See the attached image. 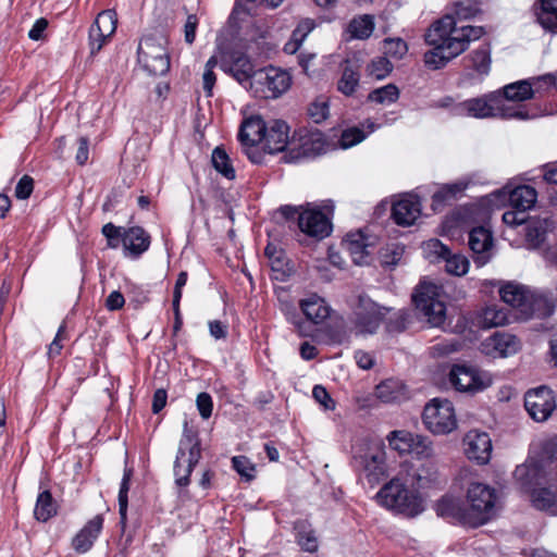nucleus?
<instances>
[{
  "instance_id": "f257e3e1",
  "label": "nucleus",
  "mask_w": 557,
  "mask_h": 557,
  "mask_svg": "<svg viewBox=\"0 0 557 557\" xmlns=\"http://www.w3.org/2000/svg\"><path fill=\"white\" fill-rule=\"evenodd\" d=\"M448 295L440 285L429 278H422L412 293L416 309L432 326H441L446 320V300Z\"/></svg>"
},
{
  "instance_id": "f03ea898",
  "label": "nucleus",
  "mask_w": 557,
  "mask_h": 557,
  "mask_svg": "<svg viewBox=\"0 0 557 557\" xmlns=\"http://www.w3.org/2000/svg\"><path fill=\"white\" fill-rule=\"evenodd\" d=\"M495 490L482 483H472L467 492L469 507L459 513L462 524L480 527L493 518L496 510Z\"/></svg>"
},
{
  "instance_id": "7ed1b4c3",
  "label": "nucleus",
  "mask_w": 557,
  "mask_h": 557,
  "mask_svg": "<svg viewBox=\"0 0 557 557\" xmlns=\"http://www.w3.org/2000/svg\"><path fill=\"white\" fill-rule=\"evenodd\" d=\"M379 504L396 512L414 517L423 510L421 498L408 491L399 476L392 479L376 495Z\"/></svg>"
},
{
  "instance_id": "20e7f679",
  "label": "nucleus",
  "mask_w": 557,
  "mask_h": 557,
  "mask_svg": "<svg viewBox=\"0 0 557 557\" xmlns=\"http://www.w3.org/2000/svg\"><path fill=\"white\" fill-rule=\"evenodd\" d=\"M350 307V321L356 335L375 334L388 310L363 293L356 296Z\"/></svg>"
},
{
  "instance_id": "39448f33",
  "label": "nucleus",
  "mask_w": 557,
  "mask_h": 557,
  "mask_svg": "<svg viewBox=\"0 0 557 557\" xmlns=\"http://www.w3.org/2000/svg\"><path fill=\"white\" fill-rule=\"evenodd\" d=\"M201 457L200 441L196 432L184 423V433L180 441L176 459L174 462L175 482L178 486H187L194 467Z\"/></svg>"
},
{
  "instance_id": "423d86ee",
  "label": "nucleus",
  "mask_w": 557,
  "mask_h": 557,
  "mask_svg": "<svg viewBox=\"0 0 557 557\" xmlns=\"http://www.w3.org/2000/svg\"><path fill=\"white\" fill-rule=\"evenodd\" d=\"M292 84L290 75L278 67L268 66L257 70L249 90L261 99H276L286 92Z\"/></svg>"
},
{
  "instance_id": "0eeeda50",
  "label": "nucleus",
  "mask_w": 557,
  "mask_h": 557,
  "mask_svg": "<svg viewBox=\"0 0 557 557\" xmlns=\"http://www.w3.org/2000/svg\"><path fill=\"white\" fill-rule=\"evenodd\" d=\"M282 213L287 219H297L299 230L306 235L323 239L332 232V224L329 216L314 207H290L282 208Z\"/></svg>"
},
{
  "instance_id": "6e6552de",
  "label": "nucleus",
  "mask_w": 557,
  "mask_h": 557,
  "mask_svg": "<svg viewBox=\"0 0 557 557\" xmlns=\"http://www.w3.org/2000/svg\"><path fill=\"white\" fill-rule=\"evenodd\" d=\"M164 42L161 36H147L139 42L138 62L151 75H163L170 70V57Z\"/></svg>"
},
{
  "instance_id": "1a4fd4ad",
  "label": "nucleus",
  "mask_w": 557,
  "mask_h": 557,
  "mask_svg": "<svg viewBox=\"0 0 557 557\" xmlns=\"http://www.w3.org/2000/svg\"><path fill=\"white\" fill-rule=\"evenodd\" d=\"M422 421L433 434L450 433L453 430V403L446 398H433L424 406Z\"/></svg>"
},
{
  "instance_id": "9d476101",
  "label": "nucleus",
  "mask_w": 557,
  "mask_h": 557,
  "mask_svg": "<svg viewBox=\"0 0 557 557\" xmlns=\"http://www.w3.org/2000/svg\"><path fill=\"white\" fill-rule=\"evenodd\" d=\"M492 384L490 373L471 363H455V389L461 393L475 394Z\"/></svg>"
},
{
  "instance_id": "9b49d317",
  "label": "nucleus",
  "mask_w": 557,
  "mask_h": 557,
  "mask_svg": "<svg viewBox=\"0 0 557 557\" xmlns=\"http://www.w3.org/2000/svg\"><path fill=\"white\" fill-rule=\"evenodd\" d=\"M220 67L248 89L257 72L249 57L240 51L222 52Z\"/></svg>"
},
{
  "instance_id": "f8f14e48",
  "label": "nucleus",
  "mask_w": 557,
  "mask_h": 557,
  "mask_svg": "<svg viewBox=\"0 0 557 557\" xmlns=\"http://www.w3.org/2000/svg\"><path fill=\"white\" fill-rule=\"evenodd\" d=\"M524 407L533 420L544 422L556 408L555 394L547 386L531 389L524 396Z\"/></svg>"
},
{
  "instance_id": "ddd939ff",
  "label": "nucleus",
  "mask_w": 557,
  "mask_h": 557,
  "mask_svg": "<svg viewBox=\"0 0 557 557\" xmlns=\"http://www.w3.org/2000/svg\"><path fill=\"white\" fill-rule=\"evenodd\" d=\"M467 458L478 465H487L491 460L493 445L490 435L479 430L469 431L462 440Z\"/></svg>"
},
{
  "instance_id": "4468645a",
  "label": "nucleus",
  "mask_w": 557,
  "mask_h": 557,
  "mask_svg": "<svg viewBox=\"0 0 557 557\" xmlns=\"http://www.w3.org/2000/svg\"><path fill=\"white\" fill-rule=\"evenodd\" d=\"M500 299L508 306L519 310L523 318L534 314L533 296L530 290L518 283L507 282L499 287Z\"/></svg>"
},
{
  "instance_id": "2eb2a0df",
  "label": "nucleus",
  "mask_w": 557,
  "mask_h": 557,
  "mask_svg": "<svg viewBox=\"0 0 557 557\" xmlns=\"http://www.w3.org/2000/svg\"><path fill=\"white\" fill-rule=\"evenodd\" d=\"M453 344L443 342L430 348V356L434 359V380L436 384L448 388L453 385Z\"/></svg>"
},
{
  "instance_id": "dca6fc26",
  "label": "nucleus",
  "mask_w": 557,
  "mask_h": 557,
  "mask_svg": "<svg viewBox=\"0 0 557 557\" xmlns=\"http://www.w3.org/2000/svg\"><path fill=\"white\" fill-rule=\"evenodd\" d=\"M116 14L113 10L100 12L89 29V45L92 54L99 52L107 39L116 29Z\"/></svg>"
},
{
  "instance_id": "f3484780",
  "label": "nucleus",
  "mask_w": 557,
  "mask_h": 557,
  "mask_svg": "<svg viewBox=\"0 0 557 557\" xmlns=\"http://www.w3.org/2000/svg\"><path fill=\"white\" fill-rule=\"evenodd\" d=\"M521 348L520 339L512 334L496 332L481 343V351L491 357L515 355Z\"/></svg>"
},
{
  "instance_id": "a211bd4d",
  "label": "nucleus",
  "mask_w": 557,
  "mask_h": 557,
  "mask_svg": "<svg viewBox=\"0 0 557 557\" xmlns=\"http://www.w3.org/2000/svg\"><path fill=\"white\" fill-rule=\"evenodd\" d=\"M290 144L294 146L289 151L290 160L314 157L320 154L324 147L322 134L318 131H300L298 140L294 138Z\"/></svg>"
},
{
  "instance_id": "6ab92c4d",
  "label": "nucleus",
  "mask_w": 557,
  "mask_h": 557,
  "mask_svg": "<svg viewBox=\"0 0 557 557\" xmlns=\"http://www.w3.org/2000/svg\"><path fill=\"white\" fill-rule=\"evenodd\" d=\"M421 214V203L416 195L407 194L397 200L392 208V216L396 224L410 226Z\"/></svg>"
},
{
  "instance_id": "aec40b11",
  "label": "nucleus",
  "mask_w": 557,
  "mask_h": 557,
  "mask_svg": "<svg viewBox=\"0 0 557 557\" xmlns=\"http://www.w3.org/2000/svg\"><path fill=\"white\" fill-rule=\"evenodd\" d=\"M497 100L498 95L495 92L490 94L484 98L470 99L458 104V112L466 116L479 119L497 116L495 111Z\"/></svg>"
},
{
  "instance_id": "412c9836",
  "label": "nucleus",
  "mask_w": 557,
  "mask_h": 557,
  "mask_svg": "<svg viewBox=\"0 0 557 557\" xmlns=\"http://www.w3.org/2000/svg\"><path fill=\"white\" fill-rule=\"evenodd\" d=\"M289 127L282 120H273L267 124L263 141L269 153L282 152L289 143Z\"/></svg>"
},
{
  "instance_id": "4be33fe9",
  "label": "nucleus",
  "mask_w": 557,
  "mask_h": 557,
  "mask_svg": "<svg viewBox=\"0 0 557 557\" xmlns=\"http://www.w3.org/2000/svg\"><path fill=\"white\" fill-rule=\"evenodd\" d=\"M343 244L355 264L363 265L369 263V248L373 246V242L370 240L369 236L364 235L361 231L351 232L346 235Z\"/></svg>"
},
{
  "instance_id": "5701e85b",
  "label": "nucleus",
  "mask_w": 557,
  "mask_h": 557,
  "mask_svg": "<svg viewBox=\"0 0 557 557\" xmlns=\"http://www.w3.org/2000/svg\"><path fill=\"white\" fill-rule=\"evenodd\" d=\"M103 525L101 513L90 519L83 529L73 537L72 546L79 554L87 553L94 545Z\"/></svg>"
},
{
  "instance_id": "b1692460",
  "label": "nucleus",
  "mask_w": 557,
  "mask_h": 557,
  "mask_svg": "<svg viewBox=\"0 0 557 557\" xmlns=\"http://www.w3.org/2000/svg\"><path fill=\"white\" fill-rule=\"evenodd\" d=\"M480 330L482 327L473 312L461 314L455 324V349L457 346H467L476 342Z\"/></svg>"
},
{
  "instance_id": "393cba45",
  "label": "nucleus",
  "mask_w": 557,
  "mask_h": 557,
  "mask_svg": "<svg viewBox=\"0 0 557 557\" xmlns=\"http://www.w3.org/2000/svg\"><path fill=\"white\" fill-rule=\"evenodd\" d=\"M425 41L429 45L453 49V15L446 14L435 21L425 34Z\"/></svg>"
},
{
  "instance_id": "a878e982",
  "label": "nucleus",
  "mask_w": 557,
  "mask_h": 557,
  "mask_svg": "<svg viewBox=\"0 0 557 557\" xmlns=\"http://www.w3.org/2000/svg\"><path fill=\"white\" fill-rule=\"evenodd\" d=\"M492 196L495 198L508 196V200L512 208L523 211L531 209L536 201V190L530 186H519L509 193L498 190Z\"/></svg>"
},
{
  "instance_id": "bb28decb",
  "label": "nucleus",
  "mask_w": 557,
  "mask_h": 557,
  "mask_svg": "<svg viewBox=\"0 0 557 557\" xmlns=\"http://www.w3.org/2000/svg\"><path fill=\"white\" fill-rule=\"evenodd\" d=\"M267 123L261 116L246 119L239 129L238 138L244 146H255L263 140Z\"/></svg>"
},
{
  "instance_id": "cd10ccee",
  "label": "nucleus",
  "mask_w": 557,
  "mask_h": 557,
  "mask_svg": "<svg viewBox=\"0 0 557 557\" xmlns=\"http://www.w3.org/2000/svg\"><path fill=\"white\" fill-rule=\"evenodd\" d=\"M483 330L506 325L509 321L507 310L497 305H490L473 312Z\"/></svg>"
},
{
  "instance_id": "c85d7f7f",
  "label": "nucleus",
  "mask_w": 557,
  "mask_h": 557,
  "mask_svg": "<svg viewBox=\"0 0 557 557\" xmlns=\"http://www.w3.org/2000/svg\"><path fill=\"white\" fill-rule=\"evenodd\" d=\"M300 308L306 318L318 324L330 315V308L318 295L313 294L300 301Z\"/></svg>"
},
{
  "instance_id": "c756f323",
  "label": "nucleus",
  "mask_w": 557,
  "mask_h": 557,
  "mask_svg": "<svg viewBox=\"0 0 557 557\" xmlns=\"http://www.w3.org/2000/svg\"><path fill=\"white\" fill-rule=\"evenodd\" d=\"M122 243L126 250L134 256H139L149 247V235L139 226L131 227L124 232Z\"/></svg>"
},
{
  "instance_id": "7c9ffc66",
  "label": "nucleus",
  "mask_w": 557,
  "mask_h": 557,
  "mask_svg": "<svg viewBox=\"0 0 557 557\" xmlns=\"http://www.w3.org/2000/svg\"><path fill=\"white\" fill-rule=\"evenodd\" d=\"M423 252L425 257L431 262H441L445 261L446 265V272L451 274L453 273V253L448 246L444 245L441 240L433 238L428 242H425L422 246Z\"/></svg>"
},
{
  "instance_id": "2f4dec72",
  "label": "nucleus",
  "mask_w": 557,
  "mask_h": 557,
  "mask_svg": "<svg viewBox=\"0 0 557 557\" xmlns=\"http://www.w3.org/2000/svg\"><path fill=\"white\" fill-rule=\"evenodd\" d=\"M377 398L385 403H399L407 397L406 386L398 380H386L376 386Z\"/></svg>"
},
{
  "instance_id": "473e14b6",
  "label": "nucleus",
  "mask_w": 557,
  "mask_h": 557,
  "mask_svg": "<svg viewBox=\"0 0 557 557\" xmlns=\"http://www.w3.org/2000/svg\"><path fill=\"white\" fill-rule=\"evenodd\" d=\"M553 222L547 219L531 220L527 224L525 239L531 248H539L552 230Z\"/></svg>"
},
{
  "instance_id": "72a5a7b5",
  "label": "nucleus",
  "mask_w": 557,
  "mask_h": 557,
  "mask_svg": "<svg viewBox=\"0 0 557 557\" xmlns=\"http://www.w3.org/2000/svg\"><path fill=\"white\" fill-rule=\"evenodd\" d=\"M531 500L537 509L547 510L555 515V508L557 509V484L534 488L531 494Z\"/></svg>"
},
{
  "instance_id": "f704fd0d",
  "label": "nucleus",
  "mask_w": 557,
  "mask_h": 557,
  "mask_svg": "<svg viewBox=\"0 0 557 557\" xmlns=\"http://www.w3.org/2000/svg\"><path fill=\"white\" fill-rule=\"evenodd\" d=\"M359 66L347 60L343 67L342 76L337 82V89L345 96H351L359 86Z\"/></svg>"
},
{
  "instance_id": "c9c22d12",
  "label": "nucleus",
  "mask_w": 557,
  "mask_h": 557,
  "mask_svg": "<svg viewBox=\"0 0 557 557\" xmlns=\"http://www.w3.org/2000/svg\"><path fill=\"white\" fill-rule=\"evenodd\" d=\"M414 480L418 487H432L440 486L446 480L441 475L438 468L432 463L426 462L421 465L414 472Z\"/></svg>"
},
{
  "instance_id": "e433bc0d",
  "label": "nucleus",
  "mask_w": 557,
  "mask_h": 557,
  "mask_svg": "<svg viewBox=\"0 0 557 557\" xmlns=\"http://www.w3.org/2000/svg\"><path fill=\"white\" fill-rule=\"evenodd\" d=\"M483 34L484 30L480 26H455V58L466 51L470 41L480 39Z\"/></svg>"
},
{
  "instance_id": "4c0bfd02",
  "label": "nucleus",
  "mask_w": 557,
  "mask_h": 557,
  "mask_svg": "<svg viewBox=\"0 0 557 557\" xmlns=\"http://www.w3.org/2000/svg\"><path fill=\"white\" fill-rule=\"evenodd\" d=\"M503 96L508 101L521 102L534 97V89L529 81H519L508 84L502 89Z\"/></svg>"
},
{
  "instance_id": "58836bf2",
  "label": "nucleus",
  "mask_w": 557,
  "mask_h": 557,
  "mask_svg": "<svg viewBox=\"0 0 557 557\" xmlns=\"http://www.w3.org/2000/svg\"><path fill=\"white\" fill-rule=\"evenodd\" d=\"M364 471L370 483H377L385 475V453L377 450L364 459Z\"/></svg>"
},
{
  "instance_id": "ea45409f",
  "label": "nucleus",
  "mask_w": 557,
  "mask_h": 557,
  "mask_svg": "<svg viewBox=\"0 0 557 557\" xmlns=\"http://www.w3.org/2000/svg\"><path fill=\"white\" fill-rule=\"evenodd\" d=\"M537 14L539 23L553 33H557V0H541Z\"/></svg>"
},
{
  "instance_id": "a19ab883",
  "label": "nucleus",
  "mask_w": 557,
  "mask_h": 557,
  "mask_svg": "<svg viewBox=\"0 0 557 557\" xmlns=\"http://www.w3.org/2000/svg\"><path fill=\"white\" fill-rule=\"evenodd\" d=\"M433 49L425 52L424 63L431 70L444 67L453 59V49L431 45Z\"/></svg>"
},
{
  "instance_id": "79ce46f5",
  "label": "nucleus",
  "mask_w": 557,
  "mask_h": 557,
  "mask_svg": "<svg viewBox=\"0 0 557 557\" xmlns=\"http://www.w3.org/2000/svg\"><path fill=\"white\" fill-rule=\"evenodd\" d=\"M57 513V505L51 496V493L49 491H45L39 494L34 516L38 521L46 522L48 521L52 516Z\"/></svg>"
},
{
  "instance_id": "37998d69",
  "label": "nucleus",
  "mask_w": 557,
  "mask_h": 557,
  "mask_svg": "<svg viewBox=\"0 0 557 557\" xmlns=\"http://www.w3.org/2000/svg\"><path fill=\"white\" fill-rule=\"evenodd\" d=\"M374 29V22L371 15H362L355 17L348 25V32L352 38L367 39L369 38Z\"/></svg>"
},
{
  "instance_id": "c03bdc74",
  "label": "nucleus",
  "mask_w": 557,
  "mask_h": 557,
  "mask_svg": "<svg viewBox=\"0 0 557 557\" xmlns=\"http://www.w3.org/2000/svg\"><path fill=\"white\" fill-rule=\"evenodd\" d=\"M386 438L391 448L394 450H397L400 454H410V449H412L416 436L408 431L395 430L389 432Z\"/></svg>"
},
{
  "instance_id": "a18cd8bd",
  "label": "nucleus",
  "mask_w": 557,
  "mask_h": 557,
  "mask_svg": "<svg viewBox=\"0 0 557 557\" xmlns=\"http://www.w3.org/2000/svg\"><path fill=\"white\" fill-rule=\"evenodd\" d=\"M211 162L216 172L227 180L235 178V170L231 163L226 151L221 147H215L212 151Z\"/></svg>"
},
{
  "instance_id": "49530a36",
  "label": "nucleus",
  "mask_w": 557,
  "mask_h": 557,
  "mask_svg": "<svg viewBox=\"0 0 557 557\" xmlns=\"http://www.w3.org/2000/svg\"><path fill=\"white\" fill-rule=\"evenodd\" d=\"M492 234L484 227L473 228L469 234V246L475 253H481L492 246Z\"/></svg>"
},
{
  "instance_id": "de8ad7c7",
  "label": "nucleus",
  "mask_w": 557,
  "mask_h": 557,
  "mask_svg": "<svg viewBox=\"0 0 557 557\" xmlns=\"http://www.w3.org/2000/svg\"><path fill=\"white\" fill-rule=\"evenodd\" d=\"M368 98L369 100L381 104L393 103L399 98V90L395 85L388 84L372 90Z\"/></svg>"
},
{
  "instance_id": "09e8293b",
  "label": "nucleus",
  "mask_w": 557,
  "mask_h": 557,
  "mask_svg": "<svg viewBox=\"0 0 557 557\" xmlns=\"http://www.w3.org/2000/svg\"><path fill=\"white\" fill-rule=\"evenodd\" d=\"M296 529L298 530L297 542L300 547L306 552L314 553L318 549V539L314 532L304 523H298Z\"/></svg>"
},
{
  "instance_id": "8fccbe9b",
  "label": "nucleus",
  "mask_w": 557,
  "mask_h": 557,
  "mask_svg": "<svg viewBox=\"0 0 557 557\" xmlns=\"http://www.w3.org/2000/svg\"><path fill=\"white\" fill-rule=\"evenodd\" d=\"M393 70L392 63L385 57H380L372 60L367 66L369 76L376 79L385 78Z\"/></svg>"
},
{
  "instance_id": "3c124183",
  "label": "nucleus",
  "mask_w": 557,
  "mask_h": 557,
  "mask_svg": "<svg viewBox=\"0 0 557 557\" xmlns=\"http://www.w3.org/2000/svg\"><path fill=\"white\" fill-rule=\"evenodd\" d=\"M132 472L131 470H125L122 479V483L119 492V512L121 516V523L124 527L126 523V512H127V494L129 491V481H131Z\"/></svg>"
},
{
  "instance_id": "603ef678",
  "label": "nucleus",
  "mask_w": 557,
  "mask_h": 557,
  "mask_svg": "<svg viewBox=\"0 0 557 557\" xmlns=\"http://www.w3.org/2000/svg\"><path fill=\"white\" fill-rule=\"evenodd\" d=\"M404 255V248L397 245L387 246L380 252V261L383 267H395Z\"/></svg>"
},
{
  "instance_id": "864d4df0",
  "label": "nucleus",
  "mask_w": 557,
  "mask_h": 557,
  "mask_svg": "<svg viewBox=\"0 0 557 557\" xmlns=\"http://www.w3.org/2000/svg\"><path fill=\"white\" fill-rule=\"evenodd\" d=\"M407 51V44L400 38H389L384 40V53L388 57L401 59Z\"/></svg>"
},
{
  "instance_id": "5fc2aeb1",
  "label": "nucleus",
  "mask_w": 557,
  "mask_h": 557,
  "mask_svg": "<svg viewBox=\"0 0 557 557\" xmlns=\"http://www.w3.org/2000/svg\"><path fill=\"white\" fill-rule=\"evenodd\" d=\"M495 111L497 113V116H500L503 119H518V120H528L531 116L529 113L521 109H515L512 107L500 104L499 99L497 100V103L495 104Z\"/></svg>"
},
{
  "instance_id": "6e6d98bb",
  "label": "nucleus",
  "mask_w": 557,
  "mask_h": 557,
  "mask_svg": "<svg viewBox=\"0 0 557 557\" xmlns=\"http://www.w3.org/2000/svg\"><path fill=\"white\" fill-rule=\"evenodd\" d=\"M414 436L416 440L412 449H410V454L416 455L420 459L430 458L433 454L431 442L424 436L417 434H414Z\"/></svg>"
},
{
  "instance_id": "4d7b16f0",
  "label": "nucleus",
  "mask_w": 557,
  "mask_h": 557,
  "mask_svg": "<svg viewBox=\"0 0 557 557\" xmlns=\"http://www.w3.org/2000/svg\"><path fill=\"white\" fill-rule=\"evenodd\" d=\"M453 198V186L446 185L437 190L432 197V209L435 212L442 211L444 206Z\"/></svg>"
},
{
  "instance_id": "13d9d810",
  "label": "nucleus",
  "mask_w": 557,
  "mask_h": 557,
  "mask_svg": "<svg viewBox=\"0 0 557 557\" xmlns=\"http://www.w3.org/2000/svg\"><path fill=\"white\" fill-rule=\"evenodd\" d=\"M364 139V133L359 128H348L343 132L339 144L342 148H349L361 143Z\"/></svg>"
},
{
  "instance_id": "bf43d9fd",
  "label": "nucleus",
  "mask_w": 557,
  "mask_h": 557,
  "mask_svg": "<svg viewBox=\"0 0 557 557\" xmlns=\"http://www.w3.org/2000/svg\"><path fill=\"white\" fill-rule=\"evenodd\" d=\"M34 190V180L29 175H23L15 186V197L25 200L30 197Z\"/></svg>"
},
{
  "instance_id": "052dcab7",
  "label": "nucleus",
  "mask_w": 557,
  "mask_h": 557,
  "mask_svg": "<svg viewBox=\"0 0 557 557\" xmlns=\"http://www.w3.org/2000/svg\"><path fill=\"white\" fill-rule=\"evenodd\" d=\"M309 115L315 123L324 121L329 115V104L325 100H318L310 104Z\"/></svg>"
},
{
  "instance_id": "680f3d73",
  "label": "nucleus",
  "mask_w": 557,
  "mask_h": 557,
  "mask_svg": "<svg viewBox=\"0 0 557 557\" xmlns=\"http://www.w3.org/2000/svg\"><path fill=\"white\" fill-rule=\"evenodd\" d=\"M233 467L234 469L247 480H251L253 478L252 472L255 471V467L251 462L244 456H236L233 458Z\"/></svg>"
},
{
  "instance_id": "e2e57ef3",
  "label": "nucleus",
  "mask_w": 557,
  "mask_h": 557,
  "mask_svg": "<svg viewBox=\"0 0 557 557\" xmlns=\"http://www.w3.org/2000/svg\"><path fill=\"white\" fill-rule=\"evenodd\" d=\"M196 405L202 419L207 420L211 417L213 403L208 393L198 394Z\"/></svg>"
},
{
  "instance_id": "0e129e2a",
  "label": "nucleus",
  "mask_w": 557,
  "mask_h": 557,
  "mask_svg": "<svg viewBox=\"0 0 557 557\" xmlns=\"http://www.w3.org/2000/svg\"><path fill=\"white\" fill-rule=\"evenodd\" d=\"M473 66L480 74H486L490 69L491 59L486 51L479 50L472 57Z\"/></svg>"
},
{
  "instance_id": "69168bd1",
  "label": "nucleus",
  "mask_w": 557,
  "mask_h": 557,
  "mask_svg": "<svg viewBox=\"0 0 557 557\" xmlns=\"http://www.w3.org/2000/svg\"><path fill=\"white\" fill-rule=\"evenodd\" d=\"M312 395L314 399L321 404L326 410H333L335 408V403L329 395L327 391L321 386L315 385L312 391Z\"/></svg>"
},
{
  "instance_id": "338daca9",
  "label": "nucleus",
  "mask_w": 557,
  "mask_h": 557,
  "mask_svg": "<svg viewBox=\"0 0 557 557\" xmlns=\"http://www.w3.org/2000/svg\"><path fill=\"white\" fill-rule=\"evenodd\" d=\"M436 513L443 518L453 517V497L449 495L443 496L435 505Z\"/></svg>"
},
{
  "instance_id": "774afa93",
  "label": "nucleus",
  "mask_w": 557,
  "mask_h": 557,
  "mask_svg": "<svg viewBox=\"0 0 557 557\" xmlns=\"http://www.w3.org/2000/svg\"><path fill=\"white\" fill-rule=\"evenodd\" d=\"M543 457L557 465V435L544 442Z\"/></svg>"
}]
</instances>
